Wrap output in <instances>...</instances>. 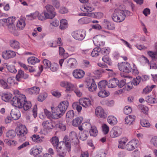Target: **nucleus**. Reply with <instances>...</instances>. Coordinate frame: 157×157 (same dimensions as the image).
Segmentation results:
<instances>
[{"mask_svg":"<svg viewBox=\"0 0 157 157\" xmlns=\"http://www.w3.org/2000/svg\"><path fill=\"white\" fill-rule=\"evenodd\" d=\"M11 103L13 106L19 108H23L25 110H28L32 106L31 102L27 101L25 96L22 94H18L14 97Z\"/></svg>","mask_w":157,"mask_h":157,"instance_id":"f257e3e1","label":"nucleus"},{"mask_svg":"<svg viewBox=\"0 0 157 157\" xmlns=\"http://www.w3.org/2000/svg\"><path fill=\"white\" fill-rule=\"evenodd\" d=\"M69 105L67 101L60 102L58 106L54 108L55 112H53V117L55 118H59L62 116L65 113Z\"/></svg>","mask_w":157,"mask_h":157,"instance_id":"f03ea898","label":"nucleus"},{"mask_svg":"<svg viewBox=\"0 0 157 157\" xmlns=\"http://www.w3.org/2000/svg\"><path fill=\"white\" fill-rule=\"evenodd\" d=\"M125 17L126 15L124 13V10L118 8L114 10L112 16V19L115 22H121L124 20Z\"/></svg>","mask_w":157,"mask_h":157,"instance_id":"7ed1b4c3","label":"nucleus"},{"mask_svg":"<svg viewBox=\"0 0 157 157\" xmlns=\"http://www.w3.org/2000/svg\"><path fill=\"white\" fill-rule=\"evenodd\" d=\"M16 131L17 135L19 136V140L22 142L25 140V135L27 133V130L25 126L21 124L16 128Z\"/></svg>","mask_w":157,"mask_h":157,"instance_id":"20e7f679","label":"nucleus"},{"mask_svg":"<svg viewBox=\"0 0 157 157\" xmlns=\"http://www.w3.org/2000/svg\"><path fill=\"white\" fill-rule=\"evenodd\" d=\"M72 37L78 41L83 40L86 35V32L84 30L82 29L75 31L71 33Z\"/></svg>","mask_w":157,"mask_h":157,"instance_id":"39448f33","label":"nucleus"},{"mask_svg":"<svg viewBox=\"0 0 157 157\" xmlns=\"http://www.w3.org/2000/svg\"><path fill=\"white\" fill-rule=\"evenodd\" d=\"M46 10L44 12V15L46 18L52 19L54 17L56 14L54 11V8L53 6L50 5H47L45 6Z\"/></svg>","mask_w":157,"mask_h":157,"instance_id":"423d86ee","label":"nucleus"},{"mask_svg":"<svg viewBox=\"0 0 157 157\" xmlns=\"http://www.w3.org/2000/svg\"><path fill=\"white\" fill-rule=\"evenodd\" d=\"M119 69L121 71L129 73L132 71V67L130 64L127 62H122L118 64Z\"/></svg>","mask_w":157,"mask_h":157,"instance_id":"0eeeda50","label":"nucleus"},{"mask_svg":"<svg viewBox=\"0 0 157 157\" xmlns=\"http://www.w3.org/2000/svg\"><path fill=\"white\" fill-rule=\"evenodd\" d=\"M93 41L96 46H103L105 44V37L101 35H97L93 38Z\"/></svg>","mask_w":157,"mask_h":157,"instance_id":"6e6552de","label":"nucleus"},{"mask_svg":"<svg viewBox=\"0 0 157 157\" xmlns=\"http://www.w3.org/2000/svg\"><path fill=\"white\" fill-rule=\"evenodd\" d=\"M86 87L88 89V90L91 92L96 90L97 89V86L93 78L88 79L86 81Z\"/></svg>","mask_w":157,"mask_h":157,"instance_id":"1a4fd4ad","label":"nucleus"},{"mask_svg":"<svg viewBox=\"0 0 157 157\" xmlns=\"http://www.w3.org/2000/svg\"><path fill=\"white\" fill-rule=\"evenodd\" d=\"M122 129L121 128L115 126L113 128L110 132V136L112 138L117 137L121 134Z\"/></svg>","mask_w":157,"mask_h":157,"instance_id":"9d476101","label":"nucleus"},{"mask_svg":"<svg viewBox=\"0 0 157 157\" xmlns=\"http://www.w3.org/2000/svg\"><path fill=\"white\" fill-rule=\"evenodd\" d=\"M95 114L98 117L105 118L107 117V114L104 109L101 106L96 108L95 110Z\"/></svg>","mask_w":157,"mask_h":157,"instance_id":"9b49d317","label":"nucleus"},{"mask_svg":"<svg viewBox=\"0 0 157 157\" xmlns=\"http://www.w3.org/2000/svg\"><path fill=\"white\" fill-rule=\"evenodd\" d=\"M139 143L138 140L136 139H134L129 141L126 145V147L127 150L132 151L137 147Z\"/></svg>","mask_w":157,"mask_h":157,"instance_id":"f8f14e48","label":"nucleus"},{"mask_svg":"<svg viewBox=\"0 0 157 157\" xmlns=\"http://www.w3.org/2000/svg\"><path fill=\"white\" fill-rule=\"evenodd\" d=\"M79 104L85 108H88L92 105L91 101L87 98H84L79 100Z\"/></svg>","mask_w":157,"mask_h":157,"instance_id":"ddd939ff","label":"nucleus"},{"mask_svg":"<svg viewBox=\"0 0 157 157\" xmlns=\"http://www.w3.org/2000/svg\"><path fill=\"white\" fill-rule=\"evenodd\" d=\"M44 15L43 13H40L38 11H36L34 13L28 15L26 16L29 17V18L30 20L32 19H35L36 17H37L39 20L43 21L46 18L45 16H44Z\"/></svg>","mask_w":157,"mask_h":157,"instance_id":"4468645a","label":"nucleus"},{"mask_svg":"<svg viewBox=\"0 0 157 157\" xmlns=\"http://www.w3.org/2000/svg\"><path fill=\"white\" fill-rule=\"evenodd\" d=\"M83 126H87V128H91L89 130V132L90 136H95L97 135L98 131L96 128L95 126H92L90 124L89 122L84 123L82 124Z\"/></svg>","mask_w":157,"mask_h":157,"instance_id":"2eb2a0df","label":"nucleus"},{"mask_svg":"<svg viewBox=\"0 0 157 157\" xmlns=\"http://www.w3.org/2000/svg\"><path fill=\"white\" fill-rule=\"evenodd\" d=\"M82 11L85 12L90 13L93 11L94 8L92 5L90 3H87L82 5L81 7Z\"/></svg>","mask_w":157,"mask_h":157,"instance_id":"dca6fc26","label":"nucleus"},{"mask_svg":"<svg viewBox=\"0 0 157 157\" xmlns=\"http://www.w3.org/2000/svg\"><path fill=\"white\" fill-rule=\"evenodd\" d=\"M16 55L15 52L11 50L6 51L2 53L3 58L6 59L14 57Z\"/></svg>","mask_w":157,"mask_h":157,"instance_id":"f3484780","label":"nucleus"},{"mask_svg":"<svg viewBox=\"0 0 157 157\" xmlns=\"http://www.w3.org/2000/svg\"><path fill=\"white\" fill-rule=\"evenodd\" d=\"M79 132L80 139L82 140H86L88 136V132L83 130L82 126H80L78 127Z\"/></svg>","mask_w":157,"mask_h":157,"instance_id":"a211bd4d","label":"nucleus"},{"mask_svg":"<svg viewBox=\"0 0 157 157\" xmlns=\"http://www.w3.org/2000/svg\"><path fill=\"white\" fill-rule=\"evenodd\" d=\"M43 147L41 146H36L33 147L30 150V153L31 155L36 156L40 154L42 151Z\"/></svg>","mask_w":157,"mask_h":157,"instance_id":"6ab92c4d","label":"nucleus"},{"mask_svg":"<svg viewBox=\"0 0 157 157\" xmlns=\"http://www.w3.org/2000/svg\"><path fill=\"white\" fill-rule=\"evenodd\" d=\"M10 115L12 118L15 120H18L21 117L20 112L19 110L15 109L12 110Z\"/></svg>","mask_w":157,"mask_h":157,"instance_id":"aec40b11","label":"nucleus"},{"mask_svg":"<svg viewBox=\"0 0 157 157\" xmlns=\"http://www.w3.org/2000/svg\"><path fill=\"white\" fill-rule=\"evenodd\" d=\"M103 25L105 28L109 30H114L115 29L114 24L106 19L103 21Z\"/></svg>","mask_w":157,"mask_h":157,"instance_id":"412c9836","label":"nucleus"},{"mask_svg":"<svg viewBox=\"0 0 157 157\" xmlns=\"http://www.w3.org/2000/svg\"><path fill=\"white\" fill-rule=\"evenodd\" d=\"M136 118V116L133 115L127 116L124 119L125 124L129 125L132 124Z\"/></svg>","mask_w":157,"mask_h":157,"instance_id":"4be33fe9","label":"nucleus"},{"mask_svg":"<svg viewBox=\"0 0 157 157\" xmlns=\"http://www.w3.org/2000/svg\"><path fill=\"white\" fill-rule=\"evenodd\" d=\"M73 74L75 78H81L83 77L84 75V72L82 70H75L74 71Z\"/></svg>","mask_w":157,"mask_h":157,"instance_id":"5701e85b","label":"nucleus"},{"mask_svg":"<svg viewBox=\"0 0 157 157\" xmlns=\"http://www.w3.org/2000/svg\"><path fill=\"white\" fill-rule=\"evenodd\" d=\"M67 66L70 68H75L77 66V63L76 59L74 58L69 59L67 62Z\"/></svg>","mask_w":157,"mask_h":157,"instance_id":"b1692460","label":"nucleus"},{"mask_svg":"<svg viewBox=\"0 0 157 157\" xmlns=\"http://www.w3.org/2000/svg\"><path fill=\"white\" fill-rule=\"evenodd\" d=\"M118 82L119 81L117 79L113 78L109 80L108 82V86L109 88L115 87L118 85Z\"/></svg>","mask_w":157,"mask_h":157,"instance_id":"393cba45","label":"nucleus"},{"mask_svg":"<svg viewBox=\"0 0 157 157\" xmlns=\"http://www.w3.org/2000/svg\"><path fill=\"white\" fill-rule=\"evenodd\" d=\"M51 109H52V114H51V112L47 109H44V112L46 116L48 118L50 119H51L52 118L56 119H58V118H55L53 117V112H55L54 107H51Z\"/></svg>","mask_w":157,"mask_h":157,"instance_id":"a878e982","label":"nucleus"},{"mask_svg":"<svg viewBox=\"0 0 157 157\" xmlns=\"http://www.w3.org/2000/svg\"><path fill=\"white\" fill-rule=\"evenodd\" d=\"M56 150L57 154H66V150L63 144L61 145L59 144L58 147H56Z\"/></svg>","mask_w":157,"mask_h":157,"instance_id":"bb28decb","label":"nucleus"},{"mask_svg":"<svg viewBox=\"0 0 157 157\" xmlns=\"http://www.w3.org/2000/svg\"><path fill=\"white\" fill-rule=\"evenodd\" d=\"M128 140L127 138L125 137L120 139L119 140L118 147L122 149H123Z\"/></svg>","mask_w":157,"mask_h":157,"instance_id":"cd10ccee","label":"nucleus"},{"mask_svg":"<svg viewBox=\"0 0 157 157\" xmlns=\"http://www.w3.org/2000/svg\"><path fill=\"white\" fill-rule=\"evenodd\" d=\"M63 142L65 143L67 150L68 151H71V148L70 139L67 136H65L63 139Z\"/></svg>","mask_w":157,"mask_h":157,"instance_id":"c85d7f7f","label":"nucleus"},{"mask_svg":"<svg viewBox=\"0 0 157 157\" xmlns=\"http://www.w3.org/2000/svg\"><path fill=\"white\" fill-rule=\"evenodd\" d=\"M25 26V23L24 20L20 19L17 23V27L19 30L23 29Z\"/></svg>","mask_w":157,"mask_h":157,"instance_id":"c756f323","label":"nucleus"},{"mask_svg":"<svg viewBox=\"0 0 157 157\" xmlns=\"http://www.w3.org/2000/svg\"><path fill=\"white\" fill-rule=\"evenodd\" d=\"M74 116V113L73 110L67 112L66 115V121L67 122L71 121Z\"/></svg>","mask_w":157,"mask_h":157,"instance_id":"7c9ffc66","label":"nucleus"},{"mask_svg":"<svg viewBox=\"0 0 157 157\" xmlns=\"http://www.w3.org/2000/svg\"><path fill=\"white\" fill-rule=\"evenodd\" d=\"M7 26L8 27V30L10 33L15 36H17L18 35V33L14 25H8Z\"/></svg>","mask_w":157,"mask_h":157,"instance_id":"2f4dec72","label":"nucleus"},{"mask_svg":"<svg viewBox=\"0 0 157 157\" xmlns=\"http://www.w3.org/2000/svg\"><path fill=\"white\" fill-rule=\"evenodd\" d=\"M107 121L110 124L112 125H114L117 123V118L113 116H109L108 117Z\"/></svg>","mask_w":157,"mask_h":157,"instance_id":"473e14b6","label":"nucleus"},{"mask_svg":"<svg viewBox=\"0 0 157 157\" xmlns=\"http://www.w3.org/2000/svg\"><path fill=\"white\" fill-rule=\"evenodd\" d=\"M51 142L54 147H57L59 144L61 143L59 142V140L58 137L55 136L52 137L51 139Z\"/></svg>","mask_w":157,"mask_h":157,"instance_id":"72a5a7b5","label":"nucleus"},{"mask_svg":"<svg viewBox=\"0 0 157 157\" xmlns=\"http://www.w3.org/2000/svg\"><path fill=\"white\" fill-rule=\"evenodd\" d=\"M42 125L45 128L47 129H51L53 128L51 122H49L48 121H44L43 122Z\"/></svg>","mask_w":157,"mask_h":157,"instance_id":"f704fd0d","label":"nucleus"},{"mask_svg":"<svg viewBox=\"0 0 157 157\" xmlns=\"http://www.w3.org/2000/svg\"><path fill=\"white\" fill-rule=\"evenodd\" d=\"M100 90H101L98 93V95L100 97H106L109 94V91H106L104 89Z\"/></svg>","mask_w":157,"mask_h":157,"instance_id":"c9c22d12","label":"nucleus"},{"mask_svg":"<svg viewBox=\"0 0 157 157\" xmlns=\"http://www.w3.org/2000/svg\"><path fill=\"white\" fill-rule=\"evenodd\" d=\"M60 25L59 26L61 29L63 30L67 27V23L66 20L63 19L60 21Z\"/></svg>","mask_w":157,"mask_h":157,"instance_id":"e433bc0d","label":"nucleus"},{"mask_svg":"<svg viewBox=\"0 0 157 157\" xmlns=\"http://www.w3.org/2000/svg\"><path fill=\"white\" fill-rule=\"evenodd\" d=\"M103 16V13L101 12L91 13V17L93 18L100 19Z\"/></svg>","mask_w":157,"mask_h":157,"instance_id":"4c0bfd02","label":"nucleus"},{"mask_svg":"<svg viewBox=\"0 0 157 157\" xmlns=\"http://www.w3.org/2000/svg\"><path fill=\"white\" fill-rule=\"evenodd\" d=\"M107 85H108V82L106 81H101L98 83V87L100 90H103L105 89Z\"/></svg>","mask_w":157,"mask_h":157,"instance_id":"58836bf2","label":"nucleus"},{"mask_svg":"<svg viewBox=\"0 0 157 157\" xmlns=\"http://www.w3.org/2000/svg\"><path fill=\"white\" fill-rule=\"evenodd\" d=\"M28 62L29 64H34L36 63L40 62V60L37 58L34 57H31L28 59Z\"/></svg>","mask_w":157,"mask_h":157,"instance_id":"ea45409f","label":"nucleus"},{"mask_svg":"<svg viewBox=\"0 0 157 157\" xmlns=\"http://www.w3.org/2000/svg\"><path fill=\"white\" fill-rule=\"evenodd\" d=\"M10 44L11 47L14 49H18L20 47L19 42L15 40H11Z\"/></svg>","mask_w":157,"mask_h":157,"instance_id":"a19ab883","label":"nucleus"},{"mask_svg":"<svg viewBox=\"0 0 157 157\" xmlns=\"http://www.w3.org/2000/svg\"><path fill=\"white\" fill-rule=\"evenodd\" d=\"M12 94L10 93L5 94H3L2 96V100L6 102H8L12 97Z\"/></svg>","mask_w":157,"mask_h":157,"instance_id":"79ce46f5","label":"nucleus"},{"mask_svg":"<svg viewBox=\"0 0 157 157\" xmlns=\"http://www.w3.org/2000/svg\"><path fill=\"white\" fill-rule=\"evenodd\" d=\"M29 92L31 94H37L39 93L40 89L36 87H33L29 90Z\"/></svg>","mask_w":157,"mask_h":157,"instance_id":"37998d69","label":"nucleus"},{"mask_svg":"<svg viewBox=\"0 0 157 157\" xmlns=\"http://www.w3.org/2000/svg\"><path fill=\"white\" fill-rule=\"evenodd\" d=\"M82 118L81 117H78L73 120L72 125L74 126H76L82 123Z\"/></svg>","mask_w":157,"mask_h":157,"instance_id":"c03bdc74","label":"nucleus"},{"mask_svg":"<svg viewBox=\"0 0 157 157\" xmlns=\"http://www.w3.org/2000/svg\"><path fill=\"white\" fill-rule=\"evenodd\" d=\"M24 71L21 70H19L18 71L17 74L16 76V80L20 82L21 81V79L23 77Z\"/></svg>","mask_w":157,"mask_h":157,"instance_id":"a18cd8bd","label":"nucleus"},{"mask_svg":"<svg viewBox=\"0 0 157 157\" xmlns=\"http://www.w3.org/2000/svg\"><path fill=\"white\" fill-rule=\"evenodd\" d=\"M6 136L9 138L12 139L14 138L16 136V133L13 130L9 131L6 133Z\"/></svg>","mask_w":157,"mask_h":157,"instance_id":"49530a36","label":"nucleus"},{"mask_svg":"<svg viewBox=\"0 0 157 157\" xmlns=\"http://www.w3.org/2000/svg\"><path fill=\"white\" fill-rule=\"evenodd\" d=\"M66 91L71 92L75 89V86L74 85L70 82H68L67 86H66Z\"/></svg>","mask_w":157,"mask_h":157,"instance_id":"de8ad7c7","label":"nucleus"},{"mask_svg":"<svg viewBox=\"0 0 157 157\" xmlns=\"http://www.w3.org/2000/svg\"><path fill=\"white\" fill-rule=\"evenodd\" d=\"M150 143L151 145L157 148V136L152 137L150 139Z\"/></svg>","mask_w":157,"mask_h":157,"instance_id":"09e8293b","label":"nucleus"},{"mask_svg":"<svg viewBox=\"0 0 157 157\" xmlns=\"http://www.w3.org/2000/svg\"><path fill=\"white\" fill-rule=\"evenodd\" d=\"M138 107L144 113H147L148 109L146 106L142 105H138Z\"/></svg>","mask_w":157,"mask_h":157,"instance_id":"8fccbe9b","label":"nucleus"},{"mask_svg":"<svg viewBox=\"0 0 157 157\" xmlns=\"http://www.w3.org/2000/svg\"><path fill=\"white\" fill-rule=\"evenodd\" d=\"M51 70L53 72L56 71L59 68L58 64L56 63H53L49 67Z\"/></svg>","mask_w":157,"mask_h":157,"instance_id":"3c124183","label":"nucleus"},{"mask_svg":"<svg viewBox=\"0 0 157 157\" xmlns=\"http://www.w3.org/2000/svg\"><path fill=\"white\" fill-rule=\"evenodd\" d=\"M7 26L14 25L13 23L15 21V19L13 17H10L6 19Z\"/></svg>","mask_w":157,"mask_h":157,"instance_id":"603ef678","label":"nucleus"},{"mask_svg":"<svg viewBox=\"0 0 157 157\" xmlns=\"http://www.w3.org/2000/svg\"><path fill=\"white\" fill-rule=\"evenodd\" d=\"M6 68L11 73H16L17 71L14 66L12 65H6Z\"/></svg>","mask_w":157,"mask_h":157,"instance_id":"864d4df0","label":"nucleus"},{"mask_svg":"<svg viewBox=\"0 0 157 157\" xmlns=\"http://www.w3.org/2000/svg\"><path fill=\"white\" fill-rule=\"evenodd\" d=\"M141 80V77L137 76L136 78L133 79L132 81L131 82L134 85L136 86L139 84Z\"/></svg>","mask_w":157,"mask_h":157,"instance_id":"5fc2aeb1","label":"nucleus"},{"mask_svg":"<svg viewBox=\"0 0 157 157\" xmlns=\"http://www.w3.org/2000/svg\"><path fill=\"white\" fill-rule=\"evenodd\" d=\"M140 124L142 126L144 127H148L150 126V124L148 121L144 119L141 120Z\"/></svg>","mask_w":157,"mask_h":157,"instance_id":"6e6d98bb","label":"nucleus"},{"mask_svg":"<svg viewBox=\"0 0 157 157\" xmlns=\"http://www.w3.org/2000/svg\"><path fill=\"white\" fill-rule=\"evenodd\" d=\"M99 48H94L91 52V55L93 57L98 56L99 54Z\"/></svg>","mask_w":157,"mask_h":157,"instance_id":"4d7b16f0","label":"nucleus"},{"mask_svg":"<svg viewBox=\"0 0 157 157\" xmlns=\"http://www.w3.org/2000/svg\"><path fill=\"white\" fill-rule=\"evenodd\" d=\"M102 127L103 133L105 134H107L109 132V127L105 124H103L102 125Z\"/></svg>","mask_w":157,"mask_h":157,"instance_id":"13d9d810","label":"nucleus"},{"mask_svg":"<svg viewBox=\"0 0 157 157\" xmlns=\"http://www.w3.org/2000/svg\"><path fill=\"white\" fill-rule=\"evenodd\" d=\"M147 54L152 59L157 58V52L152 51H149L147 52Z\"/></svg>","mask_w":157,"mask_h":157,"instance_id":"bf43d9fd","label":"nucleus"},{"mask_svg":"<svg viewBox=\"0 0 157 157\" xmlns=\"http://www.w3.org/2000/svg\"><path fill=\"white\" fill-rule=\"evenodd\" d=\"M47 95L46 93H43L40 94L38 97V101L42 102L46 98Z\"/></svg>","mask_w":157,"mask_h":157,"instance_id":"052dcab7","label":"nucleus"},{"mask_svg":"<svg viewBox=\"0 0 157 157\" xmlns=\"http://www.w3.org/2000/svg\"><path fill=\"white\" fill-rule=\"evenodd\" d=\"M132 111L131 108L128 106H126L124 109V112L125 114L128 115Z\"/></svg>","mask_w":157,"mask_h":157,"instance_id":"680f3d73","label":"nucleus"},{"mask_svg":"<svg viewBox=\"0 0 157 157\" xmlns=\"http://www.w3.org/2000/svg\"><path fill=\"white\" fill-rule=\"evenodd\" d=\"M69 136L70 139L72 140H77V136L75 132H71L70 133Z\"/></svg>","mask_w":157,"mask_h":157,"instance_id":"e2e57ef3","label":"nucleus"},{"mask_svg":"<svg viewBox=\"0 0 157 157\" xmlns=\"http://www.w3.org/2000/svg\"><path fill=\"white\" fill-rule=\"evenodd\" d=\"M51 93L54 96L59 98L61 96V93L58 91L52 90L51 91Z\"/></svg>","mask_w":157,"mask_h":157,"instance_id":"0e129e2a","label":"nucleus"},{"mask_svg":"<svg viewBox=\"0 0 157 157\" xmlns=\"http://www.w3.org/2000/svg\"><path fill=\"white\" fill-rule=\"evenodd\" d=\"M99 48V52L101 53L102 54H107L109 53V50L106 48Z\"/></svg>","mask_w":157,"mask_h":157,"instance_id":"69168bd1","label":"nucleus"},{"mask_svg":"<svg viewBox=\"0 0 157 157\" xmlns=\"http://www.w3.org/2000/svg\"><path fill=\"white\" fill-rule=\"evenodd\" d=\"M52 4L56 8H59L60 6V4L58 0H52Z\"/></svg>","mask_w":157,"mask_h":157,"instance_id":"338daca9","label":"nucleus"},{"mask_svg":"<svg viewBox=\"0 0 157 157\" xmlns=\"http://www.w3.org/2000/svg\"><path fill=\"white\" fill-rule=\"evenodd\" d=\"M105 154L103 152H100L99 153H96L93 157H105Z\"/></svg>","mask_w":157,"mask_h":157,"instance_id":"774afa93","label":"nucleus"}]
</instances>
